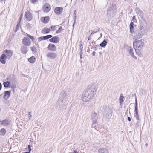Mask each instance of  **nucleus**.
I'll use <instances>...</instances> for the list:
<instances>
[{"mask_svg":"<svg viewBox=\"0 0 153 153\" xmlns=\"http://www.w3.org/2000/svg\"><path fill=\"white\" fill-rule=\"evenodd\" d=\"M25 17L26 20L29 21L31 20L32 16L31 13L30 12L27 11L25 13Z\"/></svg>","mask_w":153,"mask_h":153,"instance_id":"6e6552de","label":"nucleus"},{"mask_svg":"<svg viewBox=\"0 0 153 153\" xmlns=\"http://www.w3.org/2000/svg\"><path fill=\"white\" fill-rule=\"evenodd\" d=\"M32 2L34 3L37 1L38 0H30Z\"/></svg>","mask_w":153,"mask_h":153,"instance_id":"09e8293b","label":"nucleus"},{"mask_svg":"<svg viewBox=\"0 0 153 153\" xmlns=\"http://www.w3.org/2000/svg\"><path fill=\"white\" fill-rule=\"evenodd\" d=\"M49 19L48 16L42 17L41 19V21L44 23H47L48 22Z\"/></svg>","mask_w":153,"mask_h":153,"instance_id":"dca6fc26","label":"nucleus"},{"mask_svg":"<svg viewBox=\"0 0 153 153\" xmlns=\"http://www.w3.org/2000/svg\"><path fill=\"white\" fill-rule=\"evenodd\" d=\"M91 118L92 121V124L96 123L97 122V120L98 119V116L97 113L94 111L91 114Z\"/></svg>","mask_w":153,"mask_h":153,"instance_id":"423d86ee","label":"nucleus"},{"mask_svg":"<svg viewBox=\"0 0 153 153\" xmlns=\"http://www.w3.org/2000/svg\"><path fill=\"white\" fill-rule=\"evenodd\" d=\"M137 12L140 17L142 19H144V14L143 11L139 9H138Z\"/></svg>","mask_w":153,"mask_h":153,"instance_id":"aec40b11","label":"nucleus"},{"mask_svg":"<svg viewBox=\"0 0 153 153\" xmlns=\"http://www.w3.org/2000/svg\"><path fill=\"white\" fill-rule=\"evenodd\" d=\"M135 50L136 53L138 55H140L142 52L141 48H134Z\"/></svg>","mask_w":153,"mask_h":153,"instance_id":"5701e85b","label":"nucleus"},{"mask_svg":"<svg viewBox=\"0 0 153 153\" xmlns=\"http://www.w3.org/2000/svg\"><path fill=\"white\" fill-rule=\"evenodd\" d=\"M6 55L5 54L1 55L0 57V62L3 64H5L6 63Z\"/></svg>","mask_w":153,"mask_h":153,"instance_id":"f8f14e48","label":"nucleus"},{"mask_svg":"<svg viewBox=\"0 0 153 153\" xmlns=\"http://www.w3.org/2000/svg\"><path fill=\"white\" fill-rule=\"evenodd\" d=\"M59 38L58 37L56 36L54 37L49 39V41L50 42L56 43L59 42Z\"/></svg>","mask_w":153,"mask_h":153,"instance_id":"2eb2a0df","label":"nucleus"},{"mask_svg":"<svg viewBox=\"0 0 153 153\" xmlns=\"http://www.w3.org/2000/svg\"><path fill=\"white\" fill-rule=\"evenodd\" d=\"M22 43L23 45L26 46H30L31 43L30 39L27 37H25L22 39Z\"/></svg>","mask_w":153,"mask_h":153,"instance_id":"0eeeda50","label":"nucleus"},{"mask_svg":"<svg viewBox=\"0 0 153 153\" xmlns=\"http://www.w3.org/2000/svg\"><path fill=\"white\" fill-rule=\"evenodd\" d=\"M50 6L48 3L45 4L42 7L43 11L46 13L48 12L50 10Z\"/></svg>","mask_w":153,"mask_h":153,"instance_id":"1a4fd4ad","label":"nucleus"},{"mask_svg":"<svg viewBox=\"0 0 153 153\" xmlns=\"http://www.w3.org/2000/svg\"><path fill=\"white\" fill-rule=\"evenodd\" d=\"M10 122V120L8 119H5L3 120L1 122V124L5 126L8 125Z\"/></svg>","mask_w":153,"mask_h":153,"instance_id":"f3484780","label":"nucleus"},{"mask_svg":"<svg viewBox=\"0 0 153 153\" xmlns=\"http://www.w3.org/2000/svg\"><path fill=\"white\" fill-rule=\"evenodd\" d=\"M99 153H107V150L104 148H102L99 149L98 150Z\"/></svg>","mask_w":153,"mask_h":153,"instance_id":"393cba45","label":"nucleus"},{"mask_svg":"<svg viewBox=\"0 0 153 153\" xmlns=\"http://www.w3.org/2000/svg\"><path fill=\"white\" fill-rule=\"evenodd\" d=\"M52 37V36L51 35H48L45 36H43L44 40H46L50 38H51Z\"/></svg>","mask_w":153,"mask_h":153,"instance_id":"c756f323","label":"nucleus"},{"mask_svg":"<svg viewBox=\"0 0 153 153\" xmlns=\"http://www.w3.org/2000/svg\"><path fill=\"white\" fill-rule=\"evenodd\" d=\"M29 62L31 63H34L36 61V58L34 56H32L30 58L28 59Z\"/></svg>","mask_w":153,"mask_h":153,"instance_id":"412c9836","label":"nucleus"},{"mask_svg":"<svg viewBox=\"0 0 153 153\" xmlns=\"http://www.w3.org/2000/svg\"><path fill=\"white\" fill-rule=\"evenodd\" d=\"M62 30V27L61 26H60L59 29L56 31V33H59Z\"/></svg>","mask_w":153,"mask_h":153,"instance_id":"ea45409f","label":"nucleus"},{"mask_svg":"<svg viewBox=\"0 0 153 153\" xmlns=\"http://www.w3.org/2000/svg\"><path fill=\"white\" fill-rule=\"evenodd\" d=\"M48 49L51 51H56V49L55 48H48Z\"/></svg>","mask_w":153,"mask_h":153,"instance_id":"de8ad7c7","label":"nucleus"},{"mask_svg":"<svg viewBox=\"0 0 153 153\" xmlns=\"http://www.w3.org/2000/svg\"><path fill=\"white\" fill-rule=\"evenodd\" d=\"M63 11V8L62 7H56L54 10V12L57 15H60L62 13Z\"/></svg>","mask_w":153,"mask_h":153,"instance_id":"ddd939ff","label":"nucleus"},{"mask_svg":"<svg viewBox=\"0 0 153 153\" xmlns=\"http://www.w3.org/2000/svg\"><path fill=\"white\" fill-rule=\"evenodd\" d=\"M4 53L7 55V58H10L12 55L13 51L11 50H6L4 51Z\"/></svg>","mask_w":153,"mask_h":153,"instance_id":"9b49d317","label":"nucleus"},{"mask_svg":"<svg viewBox=\"0 0 153 153\" xmlns=\"http://www.w3.org/2000/svg\"><path fill=\"white\" fill-rule=\"evenodd\" d=\"M10 83L8 81L4 82L3 83V85L5 88H8L10 86Z\"/></svg>","mask_w":153,"mask_h":153,"instance_id":"c85d7f7f","label":"nucleus"},{"mask_svg":"<svg viewBox=\"0 0 153 153\" xmlns=\"http://www.w3.org/2000/svg\"><path fill=\"white\" fill-rule=\"evenodd\" d=\"M73 153H78V152H77V151L75 150L73 151Z\"/></svg>","mask_w":153,"mask_h":153,"instance_id":"603ef678","label":"nucleus"},{"mask_svg":"<svg viewBox=\"0 0 153 153\" xmlns=\"http://www.w3.org/2000/svg\"><path fill=\"white\" fill-rule=\"evenodd\" d=\"M128 120L129 121H130L131 120V118L130 117H128Z\"/></svg>","mask_w":153,"mask_h":153,"instance_id":"864d4df0","label":"nucleus"},{"mask_svg":"<svg viewBox=\"0 0 153 153\" xmlns=\"http://www.w3.org/2000/svg\"><path fill=\"white\" fill-rule=\"evenodd\" d=\"M114 11H107V15L111 16H113L114 15Z\"/></svg>","mask_w":153,"mask_h":153,"instance_id":"7c9ffc66","label":"nucleus"},{"mask_svg":"<svg viewBox=\"0 0 153 153\" xmlns=\"http://www.w3.org/2000/svg\"><path fill=\"white\" fill-rule=\"evenodd\" d=\"M123 97H122L121 96H120V103H122L124 101V100H123Z\"/></svg>","mask_w":153,"mask_h":153,"instance_id":"c9c22d12","label":"nucleus"},{"mask_svg":"<svg viewBox=\"0 0 153 153\" xmlns=\"http://www.w3.org/2000/svg\"><path fill=\"white\" fill-rule=\"evenodd\" d=\"M55 47V45L54 44H49L47 48H54Z\"/></svg>","mask_w":153,"mask_h":153,"instance_id":"4c0bfd02","label":"nucleus"},{"mask_svg":"<svg viewBox=\"0 0 153 153\" xmlns=\"http://www.w3.org/2000/svg\"><path fill=\"white\" fill-rule=\"evenodd\" d=\"M132 19V20H136V19L135 17L134 16L133 17Z\"/></svg>","mask_w":153,"mask_h":153,"instance_id":"8fccbe9b","label":"nucleus"},{"mask_svg":"<svg viewBox=\"0 0 153 153\" xmlns=\"http://www.w3.org/2000/svg\"><path fill=\"white\" fill-rule=\"evenodd\" d=\"M145 145L146 147H147L148 146V144L147 143H146V144H145Z\"/></svg>","mask_w":153,"mask_h":153,"instance_id":"6e6d98bb","label":"nucleus"},{"mask_svg":"<svg viewBox=\"0 0 153 153\" xmlns=\"http://www.w3.org/2000/svg\"><path fill=\"white\" fill-rule=\"evenodd\" d=\"M4 94L3 97V98L5 100L8 99L10 97L11 93V91H7L4 92Z\"/></svg>","mask_w":153,"mask_h":153,"instance_id":"4468645a","label":"nucleus"},{"mask_svg":"<svg viewBox=\"0 0 153 153\" xmlns=\"http://www.w3.org/2000/svg\"><path fill=\"white\" fill-rule=\"evenodd\" d=\"M130 27V32L131 33H133L134 32V23L132 22H131L129 25Z\"/></svg>","mask_w":153,"mask_h":153,"instance_id":"b1692460","label":"nucleus"},{"mask_svg":"<svg viewBox=\"0 0 153 153\" xmlns=\"http://www.w3.org/2000/svg\"><path fill=\"white\" fill-rule=\"evenodd\" d=\"M134 113H138L137 102V98H135V100Z\"/></svg>","mask_w":153,"mask_h":153,"instance_id":"a878e982","label":"nucleus"},{"mask_svg":"<svg viewBox=\"0 0 153 153\" xmlns=\"http://www.w3.org/2000/svg\"><path fill=\"white\" fill-rule=\"evenodd\" d=\"M116 10V9L113 5H110L108 8L107 11H114Z\"/></svg>","mask_w":153,"mask_h":153,"instance_id":"6ab92c4d","label":"nucleus"},{"mask_svg":"<svg viewBox=\"0 0 153 153\" xmlns=\"http://www.w3.org/2000/svg\"><path fill=\"white\" fill-rule=\"evenodd\" d=\"M99 47V45H98L95 48H96V47Z\"/></svg>","mask_w":153,"mask_h":153,"instance_id":"13d9d810","label":"nucleus"},{"mask_svg":"<svg viewBox=\"0 0 153 153\" xmlns=\"http://www.w3.org/2000/svg\"><path fill=\"white\" fill-rule=\"evenodd\" d=\"M38 40L39 41H41L42 40H44L43 36L39 37L38 38Z\"/></svg>","mask_w":153,"mask_h":153,"instance_id":"c03bdc74","label":"nucleus"},{"mask_svg":"<svg viewBox=\"0 0 153 153\" xmlns=\"http://www.w3.org/2000/svg\"><path fill=\"white\" fill-rule=\"evenodd\" d=\"M21 51L22 53L23 54L26 53L27 51L26 48H21Z\"/></svg>","mask_w":153,"mask_h":153,"instance_id":"72a5a7b5","label":"nucleus"},{"mask_svg":"<svg viewBox=\"0 0 153 153\" xmlns=\"http://www.w3.org/2000/svg\"><path fill=\"white\" fill-rule=\"evenodd\" d=\"M100 30V29L99 28H98L95 31V30H94V31H93L92 32V33H91V34L90 35V36L92 34H94V33H95L98 32V31H99Z\"/></svg>","mask_w":153,"mask_h":153,"instance_id":"e433bc0d","label":"nucleus"},{"mask_svg":"<svg viewBox=\"0 0 153 153\" xmlns=\"http://www.w3.org/2000/svg\"><path fill=\"white\" fill-rule=\"evenodd\" d=\"M102 34H101V36H102Z\"/></svg>","mask_w":153,"mask_h":153,"instance_id":"052dcab7","label":"nucleus"},{"mask_svg":"<svg viewBox=\"0 0 153 153\" xmlns=\"http://www.w3.org/2000/svg\"><path fill=\"white\" fill-rule=\"evenodd\" d=\"M46 56L48 58L51 59H53L55 58L56 57L57 55L55 53L51 52L47 53Z\"/></svg>","mask_w":153,"mask_h":153,"instance_id":"9d476101","label":"nucleus"},{"mask_svg":"<svg viewBox=\"0 0 153 153\" xmlns=\"http://www.w3.org/2000/svg\"><path fill=\"white\" fill-rule=\"evenodd\" d=\"M30 152H24V153H30Z\"/></svg>","mask_w":153,"mask_h":153,"instance_id":"4d7b16f0","label":"nucleus"},{"mask_svg":"<svg viewBox=\"0 0 153 153\" xmlns=\"http://www.w3.org/2000/svg\"><path fill=\"white\" fill-rule=\"evenodd\" d=\"M27 34L26 36L27 37H29L32 41H33L35 39H34V37L32 36L31 35H30L27 34Z\"/></svg>","mask_w":153,"mask_h":153,"instance_id":"f704fd0d","label":"nucleus"},{"mask_svg":"<svg viewBox=\"0 0 153 153\" xmlns=\"http://www.w3.org/2000/svg\"><path fill=\"white\" fill-rule=\"evenodd\" d=\"M97 89V84L94 83L92 84L88 89L83 92L82 100L84 102H88L93 99L96 93Z\"/></svg>","mask_w":153,"mask_h":153,"instance_id":"f257e3e1","label":"nucleus"},{"mask_svg":"<svg viewBox=\"0 0 153 153\" xmlns=\"http://www.w3.org/2000/svg\"><path fill=\"white\" fill-rule=\"evenodd\" d=\"M2 85L1 83L0 82V91H1L2 88Z\"/></svg>","mask_w":153,"mask_h":153,"instance_id":"3c124183","label":"nucleus"},{"mask_svg":"<svg viewBox=\"0 0 153 153\" xmlns=\"http://www.w3.org/2000/svg\"><path fill=\"white\" fill-rule=\"evenodd\" d=\"M28 148L29 151L30 152L31 150V149L30 148V145H28Z\"/></svg>","mask_w":153,"mask_h":153,"instance_id":"49530a36","label":"nucleus"},{"mask_svg":"<svg viewBox=\"0 0 153 153\" xmlns=\"http://www.w3.org/2000/svg\"><path fill=\"white\" fill-rule=\"evenodd\" d=\"M22 16H23V14H21L19 19V22H19V23H20V22L22 18Z\"/></svg>","mask_w":153,"mask_h":153,"instance_id":"37998d69","label":"nucleus"},{"mask_svg":"<svg viewBox=\"0 0 153 153\" xmlns=\"http://www.w3.org/2000/svg\"><path fill=\"white\" fill-rule=\"evenodd\" d=\"M107 43V42L105 40H104L100 44V46L102 47H105Z\"/></svg>","mask_w":153,"mask_h":153,"instance_id":"cd10ccee","label":"nucleus"},{"mask_svg":"<svg viewBox=\"0 0 153 153\" xmlns=\"http://www.w3.org/2000/svg\"><path fill=\"white\" fill-rule=\"evenodd\" d=\"M31 50L34 53H36L37 51L36 48H31Z\"/></svg>","mask_w":153,"mask_h":153,"instance_id":"79ce46f5","label":"nucleus"},{"mask_svg":"<svg viewBox=\"0 0 153 153\" xmlns=\"http://www.w3.org/2000/svg\"><path fill=\"white\" fill-rule=\"evenodd\" d=\"M82 48H80V58L81 59H82V54H83V53L82 52Z\"/></svg>","mask_w":153,"mask_h":153,"instance_id":"a19ab883","label":"nucleus"},{"mask_svg":"<svg viewBox=\"0 0 153 153\" xmlns=\"http://www.w3.org/2000/svg\"><path fill=\"white\" fill-rule=\"evenodd\" d=\"M144 44V42L142 40H135L133 42L134 47H136V48H142L143 47Z\"/></svg>","mask_w":153,"mask_h":153,"instance_id":"39448f33","label":"nucleus"},{"mask_svg":"<svg viewBox=\"0 0 153 153\" xmlns=\"http://www.w3.org/2000/svg\"><path fill=\"white\" fill-rule=\"evenodd\" d=\"M6 130L4 128H2L0 130V135L4 136L5 134Z\"/></svg>","mask_w":153,"mask_h":153,"instance_id":"bb28decb","label":"nucleus"},{"mask_svg":"<svg viewBox=\"0 0 153 153\" xmlns=\"http://www.w3.org/2000/svg\"><path fill=\"white\" fill-rule=\"evenodd\" d=\"M67 94L66 91H62L59 94L58 101H61L62 103L65 104L68 101Z\"/></svg>","mask_w":153,"mask_h":153,"instance_id":"7ed1b4c3","label":"nucleus"},{"mask_svg":"<svg viewBox=\"0 0 153 153\" xmlns=\"http://www.w3.org/2000/svg\"><path fill=\"white\" fill-rule=\"evenodd\" d=\"M133 50V48H131L129 51V54L132 56V57L133 58H134L135 59H137V57L136 56H135L134 55Z\"/></svg>","mask_w":153,"mask_h":153,"instance_id":"4be33fe9","label":"nucleus"},{"mask_svg":"<svg viewBox=\"0 0 153 153\" xmlns=\"http://www.w3.org/2000/svg\"><path fill=\"white\" fill-rule=\"evenodd\" d=\"M50 27L53 31L55 30L56 29V27L55 26H51Z\"/></svg>","mask_w":153,"mask_h":153,"instance_id":"58836bf2","label":"nucleus"},{"mask_svg":"<svg viewBox=\"0 0 153 153\" xmlns=\"http://www.w3.org/2000/svg\"><path fill=\"white\" fill-rule=\"evenodd\" d=\"M95 52L94 51H93L92 53V55L93 56H94L95 55Z\"/></svg>","mask_w":153,"mask_h":153,"instance_id":"5fc2aeb1","label":"nucleus"},{"mask_svg":"<svg viewBox=\"0 0 153 153\" xmlns=\"http://www.w3.org/2000/svg\"><path fill=\"white\" fill-rule=\"evenodd\" d=\"M90 37H89L88 38V40H90Z\"/></svg>","mask_w":153,"mask_h":153,"instance_id":"bf43d9fd","label":"nucleus"},{"mask_svg":"<svg viewBox=\"0 0 153 153\" xmlns=\"http://www.w3.org/2000/svg\"><path fill=\"white\" fill-rule=\"evenodd\" d=\"M134 117H135L137 120H139V118L138 115V113H134Z\"/></svg>","mask_w":153,"mask_h":153,"instance_id":"473e14b6","label":"nucleus"},{"mask_svg":"<svg viewBox=\"0 0 153 153\" xmlns=\"http://www.w3.org/2000/svg\"><path fill=\"white\" fill-rule=\"evenodd\" d=\"M1 122V121L0 120V122Z\"/></svg>","mask_w":153,"mask_h":153,"instance_id":"680f3d73","label":"nucleus"},{"mask_svg":"<svg viewBox=\"0 0 153 153\" xmlns=\"http://www.w3.org/2000/svg\"><path fill=\"white\" fill-rule=\"evenodd\" d=\"M28 115L29 119H30L32 117V116L30 114V112H28Z\"/></svg>","mask_w":153,"mask_h":153,"instance_id":"a18cd8bd","label":"nucleus"},{"mask_svg":"<svg viewBox=\"0 0 153 153\" xmlns=\"http://www.w3.org/2000/svg\"><path fill=\"white\" fill-rule=\"evenodd\" d=\"M50 31V28H45L42 31V33L43 34H47L49 33Z\"/></svg>","mask_w":153,"mask_h":153,"instance_id":"a211bd4d","label":"nucleus"},{"mask_svg":"<svg viewBox=\"0 0 153 153\" xmlns=\"http://www.w3.org/2000/svg\"><path fill=\"white\" fill-rule=\"evenodd\" d=\"M145 29L143 26H140L139 29L136 33L135 36H134L135 40H137L138 39L142 38L145 33Z\"/></svg>","mask_w":153,"mask_h":153,"instance_id":"20e7f679","label":"nucleus"},{"mask_svg":"<svg viewBox=\"0 0 153 153\" xmlns=\"http://www.w3.org/2000/svg\"><path fill=\"white\" fill-rule=\"evenodd\" d=\"M19 22H18L17 25H16L15 28L14 30V31L15 32H16L19 29V26L20 25Z\"/></svg>","mask_w":153,"mask_h":153,"instance_id":"2f4dec72","label":"nucleus"},{"mask_svg":"<svg viewBox=\"0 0 153 153\" xmlns=\"http://www.w3.org/2000/svg\"><path fill=\"white\" fill-rule=\"evenodd\" d=\"M103 111V117L105 118H110L113 113L112 108L109 106H104Z\"/></svg>","mask_w":153,"mask_h":153,"instance_id":"f03ea898","label":"nucleus"}]
</instances>
